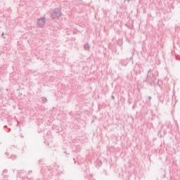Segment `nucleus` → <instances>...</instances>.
Returning <instances> with one entry per match:
<instances>
[{
  "mask_svg": "<svg viewBox=\"0 0 180 180\" xmlns=\"http://www.w3.org/2000/svg\"><path fill=\"white\" fill-rule=\"evenodd\" d=\"M2 36H4V33H2Z\"/></svg>",
  "mask_w": 180,
  "mask_h": 180,
  "instance_id": "39448f33",
  "label": "nucleus"
},
{
  "mask_svg": "<svg viewBox=\"0 0 180 180\" xmlns=\"http://www.w3.org/2000/svg\"><path fill=\"white\" fill-rule=\"evenodd\" d=\"M41 101H42V102H44V103H46V102H47V98H46V97H42V98H41Z\"/></svg>",
  "mask_w": 180,
  "mask_h": 180,
  "instance_id": "20e7f679",
  "label": "nucleus"
},
{
  "mask_svg": "<svg viewBox=\"0 0 180 180\" xmlns=\"http://www.w3.org/2000/svg\"><path fill=\"white\" fill-rule=\"evenodd\" d=\"M37 25L39 27L43 28L46 25V18L41 17L37 20Z\"/></svg>",
  "mask_w": 180,
  "mask_h": 180,
  "instance_id": "f257e3e1",
  "label": "nucleus"
},
{
  "mask_svg": "<svg viewBox=\"0 0 180 180\" xmlns=\"http://www.w3.org/2000/svg\"><path fill=\"white\" fill-rule=\"evenodd\" d=\"M84 49V50H86V51H89V49H91V45L89 44V43L85 44Z\"/></svg>",
  "mask_w": 180,
  "mask_h": 180,
  "instance_id": "7ed1b4c3",
  "label": "nucleus"
},
{
  "mask_svg": "<svg viewBox=\"0 0 180 180\" xmlns=\"http://www.w3.org/2000/svg\"><path fill=\"white\" fill-rule=\"evenodd\" d=\"M52 19H58L61 17V11L55 9L51 15Z\"/></svg>",
  "mask_w": 180,
  "mask_h": 180,
  "instance_id": "f03ea898",
  "label": "nucleus"
}]
</instances>
